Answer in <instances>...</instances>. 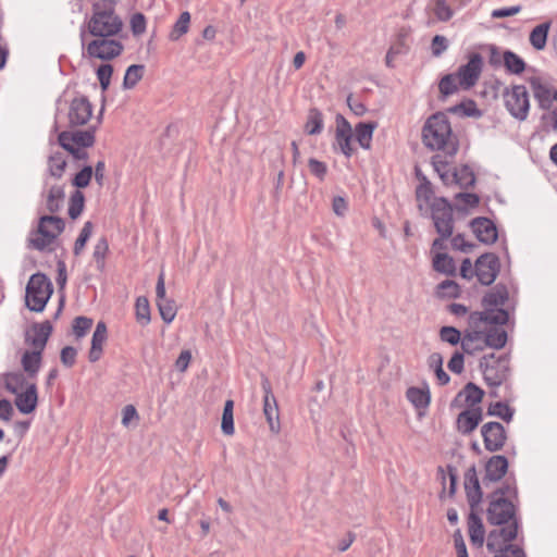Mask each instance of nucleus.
<instances>
[{
	"label": "nucleus",
	"instance_id": "obj_20",
	"mask_svg": "<svg viewBox=\"0 0 557 557\" xmlns=\"http://www.w3.org/2000/svg\"><path fill=\"white\" fill-rule=\"evenodd\" d=\"M52 326L49 321L33 324L25 334V343L32 346V349L42 351L51 335Z\"/></svg>",
	"mask_w": 557,
	"mask_h": 557
},
{
	"label": "nucleus",
	"instance_id": "obj_41",
	"mask_svg": "<svg viewBox=\"0 0 557 557\" xmlns=\"http://www.w3.org/2000/svg\"><path fill=\"white\" fill-rule=\"evenodd\" d=\"M189 24H190L189 12L185 11V12L181 13L178 20L173 25L172 30L169 35L170 39L173 41L178 40L183 35H185L188 32Z\"/></svg>",
	"mask_w": 557,
	"mask_h": 557
},
{
	"label": "nucleus",
	"instance_id": "obj_10",
	"mask_svg": "<svg viewBox=\"0 0 557 557\" xmlns=\"http://www.w3.org/2000/svg\"><path fill=\"white\" fill-rule=\"evenodd\" d=\"M53 293L52 283L42 273L33 274L26 286L25 302L30 311L41 312Z\"/></svg>",
	"mask_w": 557,
	"mask_h": 557
},
{
	"label": "nucleus",
	"instance_id": "obj_64",
	"mask_svg": "<svg viewBox=\"0 0 557 557\" xmlns=\"http://www.w3.org/2000/svg\"><path fill=\"white\" fill-rule=\"evenodd\" d=\"M76 355H77V351L74 347L66 346L61 350V356H60L61 362L65 367L71 368L75 363Z\"/></svg>",
	"mask_w": 557,
	"mask_h": 557
},
{
	"label": "nucleus",
	"instance_id": "obj_36",
	"mask_svg": "<svg viewBox=\"0 0 557 557\" xmlns=\"http://www.w3.org/2000/svg\"><path fill=\"white\" fill-rule=\"evenodd\" d=\"M433 269L437 272L453 275L456 271L454 259L444 252H436L433 256Z\"/></svg>",
	"mask_w": 557,
	"mask_h": 557
},
{
	"label": "nucleus",
	"instance_id": "obj_54",
	"mask_svg": "<svg viewBox=\"0 0 557 557\" xmlns=\"http://www.w3.org/2000/svg\"><path fill=\"white\" fill-rule=\"evenodd\" d=\"M113 74V67L112 65L108 64V63H104V64H101L98 70H97V78L100 83V86L102 88V90H107L109 85H110V82H111V76Z\"/></svg>",
	"mask_w": 557,
	"mask_h": 557
},
{
	"label": "nucleus",
	"instance_id": "obj_34",
	"mask_svg": "<svg viewBox=\"0 0 557 557\" xmlns=\"http://www.w3.org/2000/svg\"><path fill=\"white\" fill-rule=\"evenodd\" d=\"M432 164L444 184L451 185L453 181L456 178V175L454 174V170L456 169L441 156H434L432 158Z\"/></svg>",
	"mask_w": 557,
	"mask_h": 557
},
{
	"label": "nucleus",
	"instance_id": "obj_18",
	"mask_svg": "<svg viewBox=\"0 0 557 557\" xmlns=\"http://www.w3.org/2000/svg\"><path fill=\"white\" fill-rule=\"evenodd\" d=\"M482 59L479 54L470 57L467 64L459 67L455 73L461 89H469L474 86L481 75Z\"/></svg>",
	"mask_w": 557,
	"mask_h": 557
},
{
	"label": "nucleus",
	"instance_id": "obj_61",
	"mask_svg": "<svg viewBox=\"0 0 557 557\" xmlns=\"http://www.w3.org/2000/svg\"><path fill=\"white\" fill-rule=\"evenodd\" d=\"M453 537L457 557H469L461 531H455Z\"/></svg>",
	"mask_w": 557,
	"mask_h": 557
},
{
	"label": "nucleus",
	"instance_id": "obj_2",
	"mask_svg": "<svg viewBox=\"0 0 557 557\" xmlns=\"http://www.w3.org/2000/svg\"><path fill=\"white\" fill-rule=\"evenodd\" d=\"M422 141L432 150H442L454 157L458 151V139L453 134L446 114L438 112L431 115L422 128Z\"/></svg>",
	"mask_w": 557,
	"mask_h": 557
},
{
	"label": "nucleus",
	"instance_id": "obj_6",
	"mask_svg": "<svg viewBox=\"0 0 557 557\" xmlns=\"http://www.w3.org/2000/svg\"><path fill=\"white\" fill-rule=\"evenodd\" d=\"M518 532L517 522L507 525H497L486 539V548L494 557H525L524 552L511 544Z\"/></svg>",
	"mask_w": 557,
	"mask_h": 557
},
{
	"label": "nucleus",
	"instance_id": "obj_31",
	"mask_svg": "<svg viewBox=\"0 0 557 557\" xmlns=\"http://www.w3.org/2000/svg\"><path fill=\"white\" fill-rule=\"evenodd\" d=\"M484 396L483 389L473 383H468L457 398H462L469 408H480L478 405L482 401Z\"/></svg>",
	"mask_w": 557,
	"mask_h": 557
},
{
	"label": "nucleus",
	"instance_id": "obj_23",
	"mask_svg": "<svg viewBox=\"0 0 557 557\" xmlns=\"http://www.w3.org/2000/svg\"><path fill=\"white\" fill-rule=\"evenodd\" d=\"M482 420V408H468L457 417L456 426L458 432L470 434L476 429Z\"/></svg>",
	"mask_w": 557,
	"mask_h": 557
},
{
	"label": "nucleus",
	"instance_id": "obj_27",
	"mask_svg": "<svg viewBox=\"0 0 557 557\" xmlns=\"http://www.w3.org/2000/svg\"><path fill=\"white\" fill-rule=\"evenodd\" d=\"M406 397L417 410H425L431 403L430 387L428 384L421 387H409L406 392Z\"/></svg>",
	"mask_w": 557,
	"mask_h": 557
},
{
	"label": "nucleus",
	"instance_id": "obj_33",
	"mask_svg": "<svg viewBox=\"0 0 557 557\" xmlns=\"http://www.w3.org/2000/svg\"><path fill=\"white\" fill-rule=\"evenodd\" d=\"M64 201V188L61 185H53L49 188L46 198V208L50 213L58 212Z\"/></svg>",
	"mask_w": 557,
	"mask_h": 557
},
{
	"label": "nucleus",
	"instance_id": "obj_62",
	"mask_svg": "<svg viewBox=\"0 0 557 557\" xmlns=\"http://www.w3.org/2000/svg\"><path fill=\"white\" fill-rule=\"evenodd\" d=\"M457 200L460 202L462 209L474 208L479 205L480 199L475 194H458Z\"/></svg>",
	"mask_w": 557,
	"mask_h": 557
},
{
	"label": "nucleus",
	"instance_id": "obj_45",
	"mask_svg": "<svg viewBox=\"0 0 557 557\" xmlns=\"http://www.w3.org/2000/svg\"><path fill=\"white\" fill-rule=\"evenodd\" d=\"M135 313L140 324L146 325L150 322V305L146 297L140 296L136 299Z\"/></svg>",
	"mask_w": 557,
	"mask_h": 557
},
{
	"label": "nucleus",
	"instance_id": "obj_4",
	"mask_svg": "<svg viewBox=\"0 0 557 557\" xmlns=\"http://www.w3.org/2000/svg\"><path fill=\"white\" fill-rule=\"evenodd\" d=\"M123 29V21L116 14L114 3L101 0L92 5L90 17L86 22V36L115 37Z\"/></svg>",
	"mask_w": 557,
	"mask_h": 557
},
{
	"label": "nucleus",
	"instance_id": "obj_30",
	"mask_svg": "<svg viewBox=\"0 0 557 557\" xmlns=\"http://www.w3.org/2000/svg\"><path fill=\"white\" fill-rule=\"evenodd\" d=\"M508 299V293L505 287L496 286L490 290L482 299L484 310H494L493 307H502Z\"/></svg>",
	"mask_w": 557,
	"mask_h": 557
},
{
	"label": "nucleus",
	"instance_id": "obj_15",
	"mask_svg": "<svg viewBox=\"0 0 557 557\" xmlns=\"http://www.w3.org/2000/svg\"><path fill=\"white\" fill-rule=\"evenodd\" d=\"M481 368L485 382L491 386L500 385L508 376V361L494 355L483 357Z\"/></svg>",
	"mask_w": 557,
	"mask_h": 557
},
{
	"label": "nucleus",
	"instance_id": "obj_53",
	"mask_svg": "<svg viewBox=\"0 0 557 557\" xmlns=\"http://www.w3.org/2000/svg\"><path fill=\"white\" fill-rule=\"evenodd\" d=\"M440 337L443 342L450 345H457L462 339L460 332L453 326H443L440 331Z\"/></svg>",
	"mask_w": 557,
	"mask_h": 557
},
{
	"label": "nucleus",
	"instance_id": "obj_38",
	"mask_svg": "<svg viewBox=\"0 0 557 557\" xmlns=\"http://www.w3.org/2000/svg\"><path fill=\"white\" fill-rule=\"evenodd\" d=\"M145 72V66L141 64H133L127 67L124 79H123V86L125 89H132L134 88L138 82L143 78Z\"/></svg>",
	"mask_w": 557,
	"mask_h": 557
},
{
	"label": "nucleus",
	"instance_id": "obj_25",
	"mask_svg": "<svg viewBox=\"0 0 557 557\" xmlns=\"http://www.w3.org/2000/svg\"><path fill=\"white\" fill-rule=\"evenodd\" d=\"M42 362V351L35 349H26L21 357V366L23 368L24 373L30 380H35Z\"/></svg>",
	"mask_w": 557,
	"mask_h": 557
},
{
	"label": "nucleus",
	"instance_id": "obj_24",
	"mask_svg": "<svg viewBox=\"0 0 557 557\" xmlns=\"http://www.w3.org/2000/svg\"><path fill=\"white\" fill-rule=\"evenodd\" d=\"M471 228L475 237L484 244H493L497 239V231L494 223L486 218H478L471 222Z\"/></svg>",
	"mask_w": 557,
	"mask_h": 557
},
{
	"label": "nucleus",
	"instance_id": "obj_49",
	"mask_svg": "<svg viewBox=\"0 0 557 557\" xmlns=\"http://www.w3.org/2000/svg\"><path fill=\"white\" fill-rule=\"evenodd\" d=\"M454 174L456 175V178L453 181V184H457L461 187L471 186L475 181L473 173L468 166L454 170Z\"/></svg>",
	"mask_w": 557,
	"mask_h": 557
},
{
	"label": "nucleus",
	"instance_id": "obj_35",
	"mask_svg": "<svg viewBox=\"0 0 557 557\" xmlns=\"http://www.w3.org/2000/svg\"><path fill=\"white\" fill-rule=\"evenodd\" d=\"M416 198L420 210L431 209V205L435 197H433V190L430 182L423 181L416 190Z\"/></svg>",
	"mask_w": 557,
	"mask_h": 557
},
{
	"label": "nucleus",
	"instance_id": "obj_9",
	"mask_svg": "<svg viewBox=\"0 0 557 557\" xmlns=\"http://www.w3.org/2000/svg\"><path fill=\"white\" fill-rule=\"evenodd\" d=\"M83 54L90 60L111 61L120 57L123 44L114 37H92L88 40L84 29L81 32Z\"/></svg>",
	"mask_w": 557,
	"mask_h": 557
},
{
	"label": "nucleus",
	"instance_id": "obj_32",
	"mask_svg": "<svg viewBox=\"0 0 557 557\" xmlns=\"http://www.w3.org/2000/svg\"><path fill=\"white\" fill-rule=\"evenodd\" d=\"M550 22L535 26L530 33V44L535 50H543L546 47Z\"/></svg>",
	"mask_w": 557,
	"mask_h": 557
},
{
	"label": "nucleus",
	"instance_id": "obj_40",
	"mask_svg": "<svg viewBox=\"0 0 557 557\" xmlns=\"http://www.w3.org/2000/svg\"><path fill=\"white\" fill-rule=\"evenodd\" d=\"M465 488L467 492L468 499L472 504H476L481 500V498H482L481 487H480L479 480L474 472L472 474H468L466 476Z\"/></svg>",
	"mask_w": 557,
	"mask_h": 557
},
{
	"label": "nucleus",
	"instance_id": "obj_19",
	"mask_svg": "<svg viewBox=\"0 0 557 557\" xmlns=\"http://www.w3.org/2000/svg\"><path fill=\"white\" fill-rule=\"evenodd\" d=\"M481 433L484 446L488 451L499 450L506 442L505 429L499 422L485 423L481 429Z\"/></svg>",
	"mask_w": 557,
	"mask_h": 557
},
{
	"label": "nucleus",
	"instance_id": "obj_8",
	"mask_svg": "<svg viewBox=\"0 0 557 557\" xmlns=\"http://www.w3.org/2000/svg\"><path fill=\"white\" fill-rule=\"evenodd\" d=\"M64 226V221L61 218L53 215L41 216L38 221L37 228L29 234V246L39 251L52 250Z\"/></svg>",
	"mask_w": 557,
	"mask_h": 557
},
{
	"label": "nucleus",
	"instance_id": "obj_37",
	"mask_svg": "<svg viewBox=\"0 0 557 557\" xmlns=\"http://www.w3.org/2000/svg\"><path fill=\"white\" fill-rule=\"evenodd\" d=\"M506 70L512 74H521L525 70V62L517 53L505 51L503 54Z\"/></svg>",
	"mask_w": 557,
	"mask_h": 557
},
{
	"label": "nucleus",
	"instance_id": "obj_46",
	"mask_svg": "<svg viewBox=\"0 0 557 557\" xmlns=\"http://www.w3.org/2000/svg\"><path fill=\"white\" fill-rule=\"evenodd\" d=\"M157 306L165 323H171L175 319L177 310L174 300L165 298L157 301Z\"/></svg>",
	"mask_w": 557,
	"mask_h": 557
},
{
	"label": "nucleus",
	"instance_id": "obj_47",
	"mask_svg": "<svg viewBox=\"0 0 557 557\" xmlns=\"http://www.w3.org/2000/svg\"><path fill=\"white\" fill-rule=\"evenodd\" d=\"M459 292V285L450 280L442 282L436 288V295L442 298H456Z\"/></svg>",
	"mask_w": 557,
	"mask_h": 557
},
{
	"label": "nucleus",
	"instance_id": "obj_21",
	"mask_svg": "<svg viewBox=\"0 0 557 557\" xmlns=\"http://www.w3.org/2000/svg\"><path fill=\"white\" fill-rule=\"evenodd\" d=\"M528 83L539 107L543 110H549L553 106L554 91L548 82L541 76H531L528 78Z\"/></svg>",
	"mask_w": 557,
	"mask_h": 557
},
{
	"label": "nucleus",
	"instance_id": "obj_56",
	"mask_svg": "<svg viewBox=\"0 0 557 557\" xmlns=\"http://www.w3.org/2000/svg\"><path fill=\"white\" fill-rule=\"evenodd\" d=\"M132 33L135 36L143 35L146 32L147 22L143 13H135L129 21Z\"/></svg>",
	"mask_w": 557,
	"mask_h": 557
},
{
	"label": "nucleus",
	"instance_id": "obj_5",
	"mask_svg": "<svg viewBox=\"0 0 557 557\" xmlns=\"http://www.w3.org/2000/svg\"><path fill=\"white\" fill-rule=\"evenodd\" d=\"M517 488L515 484H506L492 494L487 508V521L494 525H507L517 522L515 518Z\"/></svg>",
	"mask_w": 557,
	"mask_h": 557
},
{
	"label": "nucleus",
	"instance_id": "obj_60",
	"mask_svg": "<svg viewBox=\"0 0 557 557\" xmlns=\"http://www.w3.org/2000/svg\"><path fill=\"white\" fill-rule=\"evenodd\" d=\"M108 250V242L104 238H101L94 249V258L97 261V263L103 265Z\"/></svg>",
	"mask_w": 557,
	"mask_h": 557
},
{
	"label": "nucleus",
	"instance_id": "obj_28",
	"mask_svg": "<svg viewBox=\"0 0 557 557\" xmlns=\"http://www.w3.org/2000/svg\"><path fill=\"white\" fill-rule=\"evenodd\" d=\"M508 461L504 456H493L486 463L485 478L490 481L500 480L507 472Z\"/></svg>",
	"mask_w": 557,
	"mask_h": 557
},
{
	"label": "nucleus",
	"instance_id": "obj_39",
	"mask_svg": "<svg viewBox=\"0 0 557 557\" xmlns=\"http://www.w3.org/2000/svg\"><path fill=\"white\" fill-rule=\"evenodd\" d=\"M323 129V116L322 113L317 110L312 109L309 111L307 122L305 124V131L309 135H317L320 134Z\"/></svg>",
	"mask_w": 557,
	"mask_h": 557
},
{
	"label": "nucleus",
	"instance_id": "obj_12",
	"mask_svg": "<svg viewBox=\"0 0 557 557\" xmlns=\"http://www.w3.org/2000/svg\"><path fill=\"white\" fill-rule=\"evenodd\" d=\"M58 141L60 146L70 152L75 159H86V148L95 143V135L91 131H64L59 134Z\"/></svg>",
	"mask_w": 557,
	"mask_h": 557
},
{
	"label": "nucleus",
	"instance_id": "obj_3",
	"mask_svg": "<svg viewBox=\"0 0 557 557\" xmlns=\"http://www.w3.org/2000/svg\"><path fill=\"white\" fill-rule=\"evenodd\" d=\"M0 387L15 396V406L22 413L33 412L38 403L37 386L35 380H30L26 373L11 371L0 376Z\"/></svg>",
	"mask_w": 557,
	"mask_h": 557
},
{
	"label": "nucleus",
	"instance_id": "obj_63",
	"mask_svg": "<svg viewBox=\"0 0 557 557\" xmlns=\"http://www.w3.org/2000/svg\"><path fill=\"white\" fill-rule=\"evenodd\" d=\"M139 416L136 408L133 405H127L122 410V424L128 426L131 422L138 421Z\"/></svg>",
	"mask_w": 557,
	"mask_h": 557
},
{
	"label": "nucleus",
	"instance_id": "obj_14",
	"mask_svg": "<svg viewBox=\"0 0 557 557\" xmlns=\"http://www.w3.org/2000/svg\"><path fill=\"white\" fill-rule=\"evenodd\" d=\"M461 347L465 352L472 355L482 351L486 347L502 348L504 347V339L502 335L486 336L481 335L478 331L466 330L461 339Z\"/></svg>",
	"mask_w": 557,
	"mask_h": 557
},
{
	"label": "nucleus",
	"instance_id": "obj_11",
	"mask_svg": "<svg viewBox=\"0 0 557 557\" xmlns=\"http://www.w3.org/2000/svg\"><path fill=\"white\" fill-rule=\"evenodd\" d=\"M503 101L509 114L518 121L527 120L530 112V95L524 85L515 84L503 91Z\"/></svg>",
	"mask_w": 557,
	"mask_h": 557
},
{
	"label": "nucleus",
	"instance_id": "obj_43",
	"mask_svg": "<svg viewBox=\"0 0 557 557\" xmlns=\"http://www.w3.org/2000/svg\"><path fill=\"white\" fill-rule=\"evenodd\" d=\"M233 410H234V401L231 399L226 400L225 405H224L222 422H221V429L225 435H233L235 432Z\"/></svg>",
	"mask_w": 557,
	"mask_h": 557
},
{
	"label": "nucleus",
	"instance_id": "obj_7",
	"mask_svg": "<svg viewBox=\"0 0 557 557\" xmlns=\"http://www.w3.org/2000/svg\"><path fill=\"white\" fill-rule=\"evenodd\" d=\"M508 321V313L502 308H497V310H484V311H475L469 315L468 320V330L478 331L481 335L486 336H497L502 335L504 339V345L507 341L506 332L500 327V325L505 324Z\"/></svg>",
	"mask_w": 557,
	"mask_h": 557
},
{
	"label": "nucleus",
	"instance_id": "obj_17",
	"mask_svg": "<svg viewBox=\"0 0 557 557\" xmlns=\"http://www.w3.org/2000/svg\"><path fill=\"white\" fill-rule=\"evenodd\" d=\"M499 272V260L494 253H484L475 261V276L483 285H491Z\"/></svg>",
	"mask_w": 557,
	"mask_h": 557
},
{
	"label": "nucleus",
	"instance_id": "obj_29",
	"mask_svg": "<svg viewBox=\"0 0 557 557\" xmlns=\"http://www.w3.org/2000/svg\"><path fill=\"white\" fill-rule=\"evenodd\" d=\"M468 533L473 546L482 547L485 539V530L481 519L471 513L468 519Z\"/></svg>",
	"mask_w": 557,
	"mask_h": 557
},
{
	"label": "nucleus",
	"instance_id": "obj_26",
	"mask_svg": "<svg viewBox=\"0 0 557 557\" xmlns=\"http://www.w3.org/2000/svg\"><path fill=\"white\" fill-rule=\"evenodd\" d=\"M108 338L107 326L103 322H99L92 334L91 346L88 352V359L90 362L98 361L103 352V346Z\"/></svg>",
	"mask_w": 557,
	"mask_h": 557
},
{
	"label": "nucleus",
	"instance_id": "obj_1",
	"mask_svg": "<svg viewBox=\"0 0 557 557\" xmlns=\"http://www.w3.org/2000/svg\"><path fill=\"white\" fill-rule=\"evenodd\" d=\"M335 124L334 147L345 157L350 158L356 151L352 146L354 136L362 149H371L373 133L377 127L375 122H360L352 128L350 123L343 115L338 114Z\"/></svg>",
	"mask_w": 557,
	"mask_h": 557
},
{
	"label": "nucleus",
	"instance_id": "obj_42",
	"mask_svg": "<svg viewBox=\"0 0 557 557\" xmlns=\"http://www.w3.org/2000/svg\"><path fill=\"white\" fill-rule=\"evenodd\" d=\"M448 111L460 116L480 117L482 115L473 100L462 101L461 103L449 108Z\"/></svg>",
	"mask_w": 557,
	"mask_h": 557
},
{
	"label": "nucleus",
	"instance_id": "obj_59",
	"mask_svg": "<svg viewBox=\"0 0 557 557\" xmlns=\"http://www.w3.org/2000/svg\"><path fill=\"white\" fill-rule=\"evenodd\" d=\"M488 414L500 417L504 420H510L512 416L510 408L503 403H495L491 405L488 407Z\"/></svg>",
	"mask_w": 557,
	"mask_h": 557
},
{
	"label": "nucleus",
	"instance_id": "obj_44",
	"mask_svg": "<svg viewBox=\"0 0 557 557\" xmlns=\"http://www.w3.org/2000/svg\"><path fill=\"white\" fill-rule=\"evenodd\" d=\"M431 7L433 14L441 22H447L454 15V11L446 0H432Z\"/></svg>",
	"mask_w": 557,
	"mask_h": 557
},
{
	"label": "nucleus",
	"instance_id": "obj_48",
	"mask_svg": "<svg viewBox=\"0 0 557 557\" xmlns=\"http://www.w3.org/2000/svg\"><path fill=\"white\" fill-rule=\"evenodd\" d=\"M85 205V197L82 191L76 190L70 198L69 203V215L72 219H76L83 212Z\"/></svg>",
	"mask_w": 557,
	"mask_h": 557
},
{
	"label": "nucleus",
	"instance_id": "obj_16",
	"mask_svg": "<svg viewBox=\"0 0 557 557\" xmlns=\"http://www.w3.org/2000/svg\"><path fill=\"white\" fill-rule=\"evenodd\" d=\"M261 386L264 393L263 413L265 416L270 431L274 434H277L280 432L278 406L276 398L272 393L271 383L268 377L262 379Z\"/></svg>",
	"mask_w": 557,
	"mask_h": 557
},
{
	"label": "nucleus",
	"instance_id": "obj_51",
	"mask_svg": "<svg viewBox=\"0 0 557 557\" xmlns=\"http://www.w3.org/2000/svg\"><path fill=\"white\" fill-rule=\"evenodd\" d=\"M438 88L445 96L451 95L461 89L455 74L444 76L440 82Z\"/></svg>",
	"mask_w": 557,
	"mask_h": 557
},
{
	"label": "nucleus",
	"instance_id": "obj_22",
	"mask_svg": "<svg viewBox=\"0 0 557 557\" xmlns=\"http://www.w3.org/2000/svg\"><path fill=\"white\" fill-rule=\"evenodd\" d=\"M92 114V107L86 97H76L72 100L69 110V121L72 125L86 124Z\"/></svg>",
	"mask_w": 557,
	"mask_h": 557
},
{
	"label": "nucleus",
	"instance_id": "obj_57",
	"mask_svg": "<svg viewBox=\"0 0 557 557\" xmlns=\"http://www.w3.org/2000/svg\"><path fill=\"white\" fill-rule=\"evenodd\" d=\"M308 166L310 173L318 177L320 181H323L327 174V166L324 162L319 161L317 159H309Z\"/></svg>",
	"mask_w": 557,
	"mask_h": 557
},
{
	"label": "nucleus",
	"instance_id": "obj_55",
	"mask_svg": "<svg viewBox=\"0 0 557 557\" xmlns=\"http://www.w3.org/2000/svg\"><path fill=\"white\" fill-rule=\"evenodd\" d=\"M92 225L90 222H86L83 226L79 236L77 237L75 245H74V252L75 255L81 253V251L84 249L88 238L91 235Z\"/></svg>",
	"mask_w": 557,
	"mask_h": 557
},
{
	"label": "nucleus",
	"instance_id": "obj_52",
	"mask_svg": "<svg viewBox=\"0 0 557 557\" xmlns=\"http://www.w3.org/2000/svg\"><path fill=\"white\" fill-rule=\"evenodd\" d=\"M92 326V319L77 317L73 322V333L77 338L85 336Z\"/></svg>",
	"mask_w": 557,
	"mask_h": 557
},
{
	"label": "nucleus",
	"instance_id": "obj_13",
	"mask_svg": "<svg viewBox=\"0 0 557 557\" xmlns=\"http://www.w3.org/2000/svg\"><path fill=\"white\" fill-rule=\"evenodd\" d=\"M431 215L437 233L443 238L453 234V208L445 198L434 199L431 205Z\"/></svg>",
	"mask_w": 557,
	"mask_h": 557
},
{
	"label": "nucleus",
	"instance_id": "obj_50",
	"mask_svg": "<svg viewBox=\"0 0 557 557\" xmlns=\"http://www.w3.org/2000/svg\"><path fill=\"white\" fill-rule=\"evenodd\" d=\"M49 172L54 177H61L66 168V161L61 153H54L49 158Z\"/></svg>",
	"mask_w": 557,
	"mask_h": 557
},
{
	"label": "nucleus",
	"instance_id": "obj_58",
	"mask_svg": "<svg viewBox=\"0 0 557 557\" xmlns=\"http://www.w3.org/2000/svg\"><path fill=\"white\" fill-rule=\"evenodd\" d=\"M91 177H92L91 166H85L81 172H78L75 175V177L73 180V185L78 188H84V187L88 186Z\"/></svg>",
	"mask_w": 557,
	"mask_h": 557
}]
</instances>
